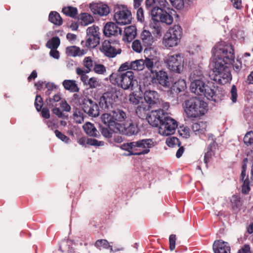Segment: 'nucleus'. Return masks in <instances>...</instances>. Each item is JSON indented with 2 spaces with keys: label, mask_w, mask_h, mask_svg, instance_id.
<instances>
[{
  "label": "nucleus",
  "mask_w": 253,
  "mask_h": 253,
  "mask_svg": "<svg viewBox=\"0 0 253 253\" xmlns=\"http://www.w3.org/2000/svg\"><path fill=\"white\" fill-rule=\"evenodd\" d=\"M209 77L215 81L225 84L231 80L230 70L225 64H211Z\"/></svg>",
  "instance_id": "6"
},
{
  "label": "nucleus",
  "mask_w": 253,
  "mask_h": 253,
  "mask_svg": "<svg viewBox=\"0 0 253 253\" xmlns=\"http://www.w3.org/2000/svg\"><path fill=\"white\" fill-rule=\"evenodd\" d=\"M101 119L104 124L107 125L109 127L115 126V121L113 117V114L104 113L101 116Z\"/></svg>",
  "instance_id": "35"
},
{
  "label": "nucleus",
  "mask_w": 253,
  "mask_h": 253,
  "mask_svg": "<svg viewBox=\"0 0 253 253\" xmlns=\"http://www.w3.org/2000/svg\"><path fill=\"white\" fill-rule=\"evenodd\" d=\"M59 105L62 108L63 111L69 112L71 110L70 106L64 99L61 100L59 103Z\"/></svg>",
  "instance_id": "58"
},
{
  "label": "nucleus",
  "mask_w": 253,
  "mask_h": 253,
  "mask_svg": "<svg viewBox=\"0 0 253 253\" xmlns=\"http://www.w3.org/2000/svg\"><path fill=\"white\" fill-rule=\"evenodd\" d=\"M173 87L174 89H176L178 91H181L185 88L186 83L183 80H178L173 84Z\"/></svg>",
  "instance_id": "44"
},
{
  "label": "nucleus",
  "mask_w": 253,
  "mask_h": 253,
  "mask_svg": "<svg viewBox=\"0 0 253 253\" xmlns=\"http://www.w3.org/2000/svg\"><path fill=\"white\" fill-rule=\"evenodd\" d=\"M129 101L133 105L138 106L141 103V101H143V98L136 94H132L129 95Z\"/></svg>",
  "instance_id": "46"
},
{
  "label": "nucleus",
  "mask_w": 253,
  "mask_h": 253,
  "mask_svg": "<svg viewBox=\"0 0 253 253\" xmlns=\"http://www.w3.org/2000/svg\"><path fill=\"white\" fill-rule=\"evenodd\" d=\"M184 63L183 57L180 53L168 55L166 63Z\"/></svg>",
  "instance_id": "33"
},
{
  "label": "nucleus",
  "mask_w": 253,
  "mask_h": 253,
  "mask_svg": "<svg viewBox=\"0 0 253 253\" xmlns=\"http://www.w3.org/2000/svg\"><path fill=\"white\" fill-rule=\"evenodd\" d=\"M60 44V40L58 37H54L48 41L46 46L49 49L57 48Z\"/></svg>",
  "instance_id": "38"
},
{
  "label": "nucleus",
  "mask_w": 253,
  "mask_h": 253,
  "mask_svg": "<svg viewBox=\"0 0 253 253\" xmlns=\"http://www.w3.org/2000/svg\"><path fill=\"white\" fill-rule=\"evenodd\" d=\"M206 125L203 122L195 123L192 126L193 131L198 134L204 133L206 131Z\"/></svg>",
  "instance_id": "39"
},
{
  "label": "nucleus",
  "mask_w": 253,
  "mask_h": 253,
  "mask_svg": "<svg viewBox=\"0 0 253 253\" xmlns=\"http://www.w3.org/2000/svg\"><path fill=\"white\" fill-rule=\"evenodd\" d=\"M114 19L120 25H126L131 22V12L126 9L121 10L120 8L115 9Z\"/></svg>",
  "instance_id": "13"
},
{
  "label": "nucleus",
  "mask_w": 253,
  "mask_h": 253,
  "mask_svg": "<svg viewBox=\"0 0 253 253\" xmlns=\"http://www.w3.org/2000/svg\"><path fill=\"white\" fill-rule=\"evenodd\" d=\"M100 41V37H86V40L85 41H82L81 44L84 47L88 48H94L99 44Z\"/></svg>",
  "instance_id": "25"
},
{
  "label": "nucleus",
  "mask_w": 253,
  "mask_h": 253,
  "mask_svg": "<svg viewBox=\"0 0 253 253\" xmlns=\"http://www.w3.org/2000/svg\"><path fill=\"white\" fill-rule=\"evenodd\" d=\"M115 97L116 95L113 90L105 92L99 99V104L100 108L104 111H111Z\"/></svg>",
  "instance_id": "11"
},
{
  "label": "nucleus",
  "mask_w": 253,
  "mask_h": 253,
  "mask_svg": "<svg viewBox=\"0 0 253 253\" xmlns=\"http://www.w3.org/2000/svg\"><path fill=\"white\" fill-rule=\"evenodd\" d=\"M213 88H214L213 85H212L211 86H210L207 85H205L202 95H204L208 99H212L213 97L215 95V91Z\"/></svg>",
  "instance_id": "41"
},
{
  "label": "nucleus",
  "mask_w": 253,
  "mask_h": 253,
  "mask_svg": "<svg viewBox=\"0 0 253 253\" xmlns=\"http://www.w3.org/2000/svg\"><path fill=\"white\" fill-rule=\"evenodd\" d=\"M212 63H233L234 50L232 44L224 41L217 42L212 49Z\"/></svg>",
  "instance_id": "1"
},
{
  "label": "nucleus",
  "mask_w": 253,
  "mask_h": 253,
  "mask_svg": "<svg viewBox=\"0 0 253 253\" xmlns=\"http://www.w3.org/2000/svg\"><path fill=\"white\" fill-rule=\"evenodd\" d=\"M62 12L66 16L72 18H75L78 14L77 8L71 6L64 7Z\"/></svg>",
  "instance_id": "37"
},
{
  "label": "nucleus",
  "mask_w": 253,
  "mask_h": 253,
  "mask_svg": "<svg viewBox=\"0 0 253 253\" xmlns=\"http://www.w3.org/2000/svg\"><path fill=\"white\" fill-rule=\"evenodd\" d=\"M140 39L144 47L150 46L154 41L151 33L146 30H143L140 35Z\"/></svg>",
  "instance_id": "22"
},
{
  "label": "nucleus",
  "mask_w": 253,
  "mask_h": 253,
  "mask_svg": "<svg viewBox=\"0 0 253 253\" xmlns=\"http://www.w3.org/2000/svg\"><path fill=\"white\" fill-rule=\"evenodd\" d=\"M143 46H144L142 43H141L140 41L139 40H134L132 43V49L137 52L140 53L142 51L143 49Z\"/></svg>",
  "instance_id": "45"
},
{
  "label": "nucleus",
  "mask_w": 253,
  "mask_h": 253,
  "mask_svg": "<svg viewBox=\"0 0 253 253\" xmlns=\"http://www.w3.org/2000/svg\"><path fill=\"white\" fill-rule=\"evenodd\" d=\"M95 246L99 249H109L112 247L110 246L109 243L106 240L100 239L98 240L95 243Z\"/></svg>",
  "instance_id": "43"
},
{
  "label": "nucleus",
  "mask_w": 253,
  "mask_h": 253,
  "mask_svg": "<svg viewBox=\"0 0 253 253\" xmlns=\"http://www.w3.org/2000/svg\"><path fill=\"white\" fill-rule=\"evenodd\" d=\"M145 4L147 8L153 7L151 10L152 17L170 22L171 18L169 12L172 11L173 9L167 0H146Z\"/></svg>",
  "instance_id": "2"
},
{
  "label": "nucleus",
  "mask_w": 253,
  "mask_h": 253,
  "mask_svg": "<svg viewBox=\"0 0 253 253\" xmlns=\"http://www.w3.org/2000/svg\"><path fill=\"white\" fill-rule=\"evenodd\" d=\"M90 8L94 14H98L100 16L107 15L110 12L108 6L102 3H94L91 4Z\"/></svg>",
  "instance_id": "18"
},
{
  "label": "nucleus",
  "mask_w": 253,
  "mask_h": 253,
  "mask_svg": "<svg viewBox=\"0 0 253 253\" xmlns=\"http://www.w3.org/2000/svg\"><path fill=\"white\" fill-rule=\"evenodd\" d=\"M132 71H128L117 76L116 78L118 84L124 89L131 88L136 82Z\"/></svg>",
  "instance_id": "10"
},
{
  "label": "nucleus",
  "mask_w": 253,
  "mask_h": 253,
  "mask_svg": "<svg viewBox=\"0 0 253 253\" xmlns=\"http://www.w3.org/2000/svg\"><path fill=\"white\" fill-rule=\"evenodd\" d=\"M232 208L234 209H237L241 206L242 203L240 198L236 196H233L231 200Z\"/></svg>",
  "instance_id": "54"
},
{
  "label": "nucleus",
  "mask_w": 253,
  "mask_h": 253,
  "mask_svg": "<svg viewBox=\"0 0 253 253\" xmlns=\"http://www.w3.org/2000/svg\"><path fill=\"white\" fill-rule=\"evenodd\" d=\"M136 16L138 21L142 22L144 20V11L142 7L137 8Z\"/></svg>",
  "instance_id": "59"
},
{
  "label": "nucleus",
  "mask_w": 253,
  "mask_h": 253,
  "mask_svg": "<svg viewBox=\"0 0 253 253\" xmlns=\"http://www.w3.org/2000/svg\"><path fill=\"white\" fill-rule=\"evenodd\" d=\"M92 67V64H87L84 69L78 68L76 69L77 74L81 76V79L82 81L84 84H86L88 83V76L85 74L88 73L90 71V67Z\"/></svg>",
  "instance_id": "29"
},
{
  "label": "nucleus",
  "mask_w": 253,
  "mask_h": 253,
  "mask_svg": "<svg viewBox=\"0 0 253 253\" xmlns=\"http://www.w3.org/2000/svg\"><path fill=\"white\" fill-rule=\"evenodd\" d=\"M168 117L163 109L152 111L147 117L149 124L153 126H158Z\"/></svg>",
  "instance_id": "12"
},
{
  "label": "nucleus",
  "mask_w": 253,
  "mask_h": 253,
  "mask_svg": "<svg viewBox=\"0 0 253 253\" xmlns=\"http://www.w3.org/2000/svg\"><path fill=\"white\" fill-rule=\"evenodd\" d=\"M89 111L87 114L92 117H96L99 115L98 107L95 103H93Z\"/></svg>",
  "instance_id": "55"
},
{
  "label": "nucleus",
  "mask_w": 253,
  "mask_h": 253,
  "mask_svg": "<svg viewBox=\"0 0 253 253\" xmlns=\"http://www.w3.org/2000/svg\"><path fill=\"white\" fill-rule=\"evenodd\" d=\"M182 29L179 25H175L169 28L163 39V45L168 48L177 45L180 41Z\"/></svg>",
  "instance_id": "7"
},
{
  "label": "nucleus",
  "mask_w": 253,
  "mask_h": 253,
  "mask_svg": "<svg viewBox=\"0 0 253 253\" xmlns=\"http://www.w3.org/2000/svg\"><path fill=\"white\" fill-rule=\"evenodd\" d=\"M73 119L78 124H81L84 122L83 114L80 111L76 110L73 114Z\"/></svg>",
  "instance_id": "50"
},
{
  "label": "nucleus",
  "mask_w": 253,
  "mask_h": 253,
  "mask_svg": "<svg viewBox=\"0 0 253 253\" xmlns=\"http://www.w3.org/2000/svg\"><path fill=\"white\" fill-rule=\"evenodd\" d=\"M194 66L190 67L189 79L191 81H202L204 78L201 68L199 65L193 64Z\"/></svg>",
  "instance_id": "21"
},
{
  "label": "nucleus",
  "mask_w": 253,
  "mask_h": 253,
  "mask_svg": "<svg viewBox=\"0 0 253 253\" xmlns=\"http://www.w3.org/2000/svg\"><path fill=\"white\" fill-rule=\"evenodd\" d=\"M56 136L63 141L68 142L69 138L58 130L55 131Z\"/></svg>",
  "instance_id": "63"
},
{
  "label": "nucleus",
  "mask_w": 253,
  "mask_h": 253,
  "mask_svg": "<svg viewBox=\"0 0 253 253\" xmlns=\"http://www.w3.org/2000/svg\"><path fill=\"white\" fill-rule=\"evenodd\" d=\"M35 105L38 111H40L42 106V99L40 95H37Z\"/></svg>",
  "instance_id": "57"
},
{
  "label": "nucleus",
  "mask_w": 253,
  "mask_h": 253,
  "mask_svg": "<svg viewBox=\"0 0 253 253\" xmlns=\"http://www.w3.org/2000/svg\"><path fill=\"white\" fill-rule=\"evenodd\" d=\"M213 250L214 253H230V248L228 243L221 240L214 242Z\"/></svg>",
  "instance_id": "19"
},
{
  "label": "nucleus",
  "mask_w": 253,
  "mask_h": 253,
  "mask_svg": "<svg viewBox=\"0 0 253 253\" xmlns=\"http://www.w3.org/2000/svg\"><path fill=\"white\" fill-rule=\"evenodd\" d=\"M59 94L54 95L53 98L46 100L47 104L48 107L51 109L52 113L56 115L58 118H62L64 117V114L57 106L59 103L62 100Z\"/></svg>",
  "instance_id": "14"
},
{
  "label": "nucleus",
  "mask_w": 253,
  "mask_h": 253,
  "mask_svg": "<svg viewBox=\"0 0 253 253\" xmlns=\"http://www.w3.org/2000/svg\"><path fill=\"white\" fill-rule=\"evenodd\" d=\"M63 85L66 90H69L72 92H78L79 90V88L75 81L65 80L63 82Z\"/></svg>",
  "instance_id": "34"
},
{
  "label": "nucleus",
  "mask_w": 253,
  "mask_h": 253,
  "mask_svg": "<svg viewBox=\"0 0 253 253\" xmlns=\"http://www.w3.org/2000/svg\"><path fill=\"white\" fill-rule=\"evenodd\" d=\"M216 144L214 142L210 144L208 148V151L205 153L204 161L206 164L210 162L214 154V149H215Z\"/></svg>",
  "instance_id": "32"
},
{
  "label": "nucleus",
  "mask_w": 253,
  "mask_h": 253,
  "mask_svg": "<svg viewBox=\"0 0 253 253\" xmlns=\"http://www.w3.org/2000/svg\"><path fill=\"white\" fill-rule=\"evenodd\" d=\"M93 70L96 73L102 74L106 71V69L103 64H94Z\"/></svg>",
  "instance_id": "56"
},
{
  "label": "nucleus",
  "mask_w": 253,
  "mask_h": 253,
  "mask_svg": "<svg viewBox=\"0 0 253 253\" xmlns=\"http://www.w3.org/2000/svg\"><path fill=\"white\" fill-rule=\"evenodd\" d=\"M115 121V128L113 130L115 132L123 131L122 126L118 122H123L126 118V114L123 111L117 109L112 112Z\"/></svg>",
  "instance_id": "15"
},
{
  "label": "nucleus",
  "mask_w": 253,
  "mask_h": 253,
  "mask_svg": "<svg viewBox=\"0 0 253 253\" xmlns=\"http://www.w3.org/2000/svg\"><path fill=\"white\" fill-rule=\"evenodd\" d=\"M145 64H122L121 66L119 68L120 71H123L126 70L129 68L133 69L134 70H141L144 67ZM147 68L151 71L152 73L154 72L153 70V67L154 64H145Z\"/></svg>",
  "instance_id": "26"
},
{
  "label": "nucleus",
  "mask_w": 253,
  "mask_h": 253,
  "mask_svg": "<svg viewBox=\"0 0 253 253\" xmlns=\"http://www.w3.org/2000/svg\"><path fill=\"white\" fill-rule=\"evenodd\" d=\"M244 142L248 146L253 144V130L246 134L244 137Z\"/></svg>",
  "instance_id": "49"
},
{
  "label": "nucleus",
  "mask_w": 253,
  "mask_h": 253,
  "mask_svg": "<svg viewBox=\"0 0 253 253\" xmlns=\"http://www.w3.org/2000/svg\"><path fill=\"white\" fill-rule=\"evenodd\" d=\"M82 25L86 26L93 22L94 19L92 16L87 13H82L80 17Z\"/></svg>",
  "instance_id": "40"
},
{
  "label": "nucleus",
  "mask_w": 253,
  "mask_h": 253,
  "mask_svg": "<svg viewBox=\"0 0 253 253\" xmlns=\"http://www.w3.org/2000/svg\"><path fill=\"white\" fill-rule=\"evenodd\" d=\"M176 241V236L175 235H170L169 237V249L171 251L175 249V245Z\"/></svg>",
  "instance_id": "62"
},
{
  "label": "nucleus",
  "mask_w": 253,
  "mask_h": 253,
  "mask_svg": "<svg viewBox=\"0 0 253 253\" xmlns=\"http://www.w3.org/2000/svg\"><path fill=\"white\" fill-rule=\"evenodd\" d=\"M122 129L123 131L120 132L125 133L128 135H131L138 131L137 126L131 122L129 123L128 126H125L124 127H122Z\"/></svg>",
  "instance_id": "36"
},
{
  "label": "nucleus",
  "mask_w": 253,
  "mask_h": 253,
  "mask_svg": "<svg viewBox=\"0 0 253 253\" xmlns=\"http://www.w3.org/2000/svg\"><path fill=\"white\" fill-rule=\"evenodd\" d=\"M100 50L108 57H115L121 53L122 50L120 48L119 40H105L102 42Z\"/></svg>",
  "instance_id": "8"
},
{
  "label": "nucleus",
  "mask_w": 253,
  "mask_h": 253,
  "mask_svg": "<svg viewBox=\"0 0 253 253\" xmlns=\"http://www.w3.org/2000/svg\"><path fill=\"white\" fill-rule=\"evenodd\" d=\"M246 166L242 167V171L240 176V181L243 183L242 185V191L244 194H247L250 190V181L248 176L246 175Z\"/></svg>",
  "instance_id": "23"
},
{
  "label": "nucleus",
  "mask_w": 253,
  "mask_h": 253,
  "mask_svg": "<svg viewBox=\"0 0 253 253\" xmlns=\"http://www.w3.org/2000/svg\"><path fill=\"white\" fill-rule=\"evenodd\" d=\"M156 80L161 85L166 88H169L173 84L171 78L169 77L167 73L163 71L156 73Z\"/></svg>",
  "instance_id": "16"
},
{
  "label": "nucleus",
  "mask_w": 253,
  "mask_h": 253,
  "mask_svg": "<svg viewBox=\"0 0 253 253\" xmlns=\"http://www.w3.org/2000/svg\"><path fill=\"white\" fill-rule=\"evenodd\" d=\"M168 68L172 72L180 73L183 70V64H167Z\"/></svg>",
  "instance_id": "48"
},
{
  "label": "nucleus",
  "mask_w": 253,
  "mask_h": 253,
  "mask_svg": "<svg viewBox=\"0 0 253 253\" xmlns=\"http://www.w3.org/2000/svg\"><path fill=\"white\" fill-rule=\"evenodd\" d=\"M86 144H89L92 146H102L104 143L102 141H98L96 139L93 138H88L87 139Z\"/></svg>",
  "instance_id": "60"
},
{
  "label": "nucleus",
  "mask_w": 253,
  "mask_h": 253,
  "mask_svg": "<svg viewBox=\"0 0 253 253\" xmlns=\"http://www.w3.org/2000/svg\"><path fill=\"white\" fill-rule=\"evenodd\" d=\"M172 6L177 9L181 8L183 6V0H169Z\"/></svg>",
  "instance_id": "61"
},
{
  "label": "nucleus",
  "mask_w": 253,
  "mask_h": 253,
  "mask_svg": "<svg viewBox=\"0 0 253 253\" xmlns=\"http://www.w3.org/2000/svg\"><path fill=\"white\" fill-rule=\"evenodd\" d=\"M87 84H88L91 88H96L100 85L99 80L94 77L90 78L88 81Z\"/></svg>",
  "instance_id": "52"
},
{
  "label": "nucleus",
  "mask_w": 253,
  "mask_h": 253,
  "mask_svg": "<svg viewBox=\"0 0 253 253\" xmlns=\"http://www.w3.org/2000/svg\"><path fill=\"white\" fill-rule=\"evenodd\" d=\"M144 101H141L135 109L136 115L140 118L146 117L147 113L151 109L160 106L162 100L158 93L154 90H147L143 93Z\"/></svg>",
  "instance_id": "3"
},
{
  "label": "nucleus",
  "mask_w": 253,
  "mask_h": 253,
  "mask_svg": "<svg viewBox=\"0 0 253 253\" xmlns=\"http://www.w3.org/2000/svg\"><path fill=\"white\" fill-rule=\"evenodd\" d=\"M169 15L171 17V19L170 20V22L168 21H164L161 19H155L153 17H152L154 22L151 24V27L154 30V34H156L158 36H161L162 33V27L161 26L160 22L166 23L167 25H170L173 22V17L172 16V11L169 12Z\"/></svg>",
  "instance_id": "20"
},
{
  "label": "nucleus",
  "mask_w": 253,
  "mask_h": 253,
  "mask_svg": "<svg viewBox=\"0 0 253 253\" xmlns=\"http://www.w3.org/2000/svg\"><path fill=\"white\" fill-rule=\"evenodd\" d=\"M238 253H252L250 246L247 244L244 245L239 250Z\"/></svg>",
  "instance_id": "64"
},
{
  "label": "nucleus",
  "mask_w": 253,
  "mask_h": 253,
  "mask_svg": "<svg viewBox=\"0 0 253 253\" xmlns=\"http://www.w3.org/2000/svg\"><path fill=\"white\" fill-rule=\"evenodd\" d=\"M48 20L55 25L59 26L63 24V19L59 13L52 11L49 13Z\"/></svg>",
  "instance_id": "30"
},
{
  "label": "nucleus",
  "mask_w": 253,
  "mask_h": 253,
  "mask_svg": "<svg viewBox=\"0 0 253 253\" xmlns=\"http://www.w3.org/2000/svg\"><path fill=\"white\" fill-rule=\"evenodd\" d=\"M99 28L98 26L92 25L86 29V37L98 36L100 37Z\"/></svg>",
  "instance_id": "42"
},
{
  "label": "nucleus",
  "mask_w": 253,
  "mask_h": 253,
  "mask_svg": "<svg viewBox=\"0 0 253 253\" xmlns=\"http://www.w3.org/2000/svg\"><path fill=\"white\" fill-rule=\"evenodd\" d=\"M83 128L87 135L93 137L97 136L98 132L92 124L86 123L83 126Z\"/></svg>",
  "instance_id": "31"
},
{
  "label": "nucleus",
  "mask_w": 253,
  "mask_h": 253,
  "mask_svg": "<svg viewBox=\"0 0 253 253\" xmlns=\"http://www.w3.org/2000/svg\"><path fill=\"white\" fill-rule=\"evenodd\" d=\"M177 126L175 120L168 116L159 125V133L163 136L171 135L174 133Z\"/></svg>",
  "instance_id": "9"
},
{
  "label": "nucleus",
  "mask_w": 253,
  "mask_h": 253,
  "mask_svg": "<svg viewBox=\"0 0 253 253\" xmlns=\"http://www.w3.org/2000/svg\"><path fill=\"white\" fill-rule=\"evenodd\" d=\"M114 127H102L101 130L102 134L105 137L110 138L112 136L113 132L116 133L113 130Z\"/></svg>",
  "instance_id": "47"
},
{
  "label": "nucleus",
  "mask_w": 253,
  "mask_h": 253,
  "mask_svg": "<svg viewBox=\"0 0 253 253\" xmlns=\"http://www.w3.org/2000/svg\"><path fill=\"white\" fill-rule=\"evenodd\" d=\"M156 143L151 139H144L137 141L126 143L121 145L123 150L129 152L131 155H141L148 154L150 148L155 146Z\"/></svg>",
  "instance_id": "4"
},
{
  "label": "nucleus",
  "mask_w": 253,
  "mask_h": 253,
  "mask_svg": "<svg viewBox=\"0 0 253 253\" xmlns=\"http://www.w3.org/2000/svg\"><path fill=\"white\" fill-rule=\"evenodd\" d=\"M208 104L198 97H193L185 101V112L189 118H197L208 111Z\"/></svg>",
  "instance_id": "5"
},
{
  "label": "nucleus",
  "mask_w": 253,
  "mask_h": 253,
  "mask_svg": "<svg viewBox=\"0 0 253 253\" xmlns=\"http://www.w3.org/2000/svg\"><path fill=\"white\" fill-rule=\"evenodd\" d=\"M178 132L179 135L184 138H187L190 136L189 128L186 126H180L178 129Z\"/></svg>",
  "instance_id": "53"
},
{
  "label": "nucleus",
  "mask_w": 253,
  "mask_h": 253,
  "mask_svg": "<svg viewBox=\"0 0 253 253\" xmlns=\"http://www.w3.org/2000/svg\"><path fill=\"white\" fill-rule=\"evenodd\" d=\"M93 103L94 102L92 101L90 99H84L83 103L82 104V108L85 113H87V112L89 111V110H90V107H91Z\"/></svg>",
  "instance_id": "51"
},
{
  "label": "nucleus",
  "mask_w": 253,
  "mask_h": 253,
  "mask_svg": "<svg viewBox=\"0 0 253 253\" xmlns=\"http://www.w3.org/2000/svg\"><path fill=\"white\" fill-rule=\"evenodd\" d=\"M205 86L203 81H191L190 88L192 92L199 95H202Z\"/></svg>",
  "instance_id": "27"
},
{
  "label": "nucleus",
  "mask_w": 253,
  "mask_h": 253,
  "mask_svg": "<svg viewBox=\"0 0 253 253\" xmlns=\"http://www.w3.org/2000/svg\"><path fill=\"white\" fill-rule=\"evenodd\" d=\"M136 35V27L134 26H128L125 29L123 40L125 42H130L135 38Z\"/></svg>",
  "instance_id": "24"
},
{
  "label": "nucleus",
  "mask_w": 253,
  "mask_h": 253,
  "mask_svg": "<svg viewBox=\"0 0 253 253\" xmlns=\"http://www.w3.org/2000/svg\"><path fill=\"white\" fill-rule=\"evenodd\" d=\"M66 53L69 56H82L86 53V50L80 49L79 47L76 46H68L66 49Z\"/></svg>",
  "instance_id": "28"
},
{
  "label": "nucleus",
  "mask_w": 253,
  "mask_h": 253,
  "mask_svg": "<svg viewBox=\"0 0 253 253\" xmlns=\"http://www.w3.org/2000/svg\"><path fill=\"white\" fill-rule=\"evenodd\" d=\"M122 32V29L113 22L107 23L103 29V34L106 37L121 35Z\"/></svg>",
  "instance_id": "17"
}]
</instances>
